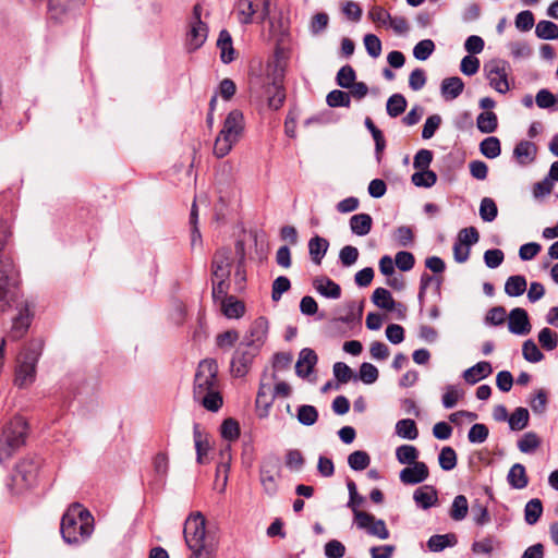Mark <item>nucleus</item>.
Wrapping results in <instances>:
<instances>
[{
  "mask_svg": "<svg viewBox=\"0 0 558 558\" xmlns=\"http://www.w3.org/2000/svg\"><path fill=\"white\" fill-rule=\"evenodd\" d=\"M193 398L210 412H217L223 403L219 391L218 364L214 359L199 362L194 377Z\"/></svg>",
  "mask_w": 558,
  "mask_h": 558,
  "instance_id": "obj_1",
  "label": "nucleus"
},
{
  "mask_svg": "<svg viewBox=\"0 0 558 558\" xmlns=\"http://www.w3.org/2000/svg\"><path fill=\"white\" fill-rule=\"evenodd\" d=\"M95 520L90 511L80 502L71 504L61 518L60 533L69 545H80L93 534Z\"/></svg>",
  "mask_w": 558,
  "mask_h": 558,
  "instance_id": "obj_2",
  "label": "nucleus"
},
{
  "mask_svg": "<svg viewBox=\"0 0 558 558\" xmlns=\"http://www.w3.org/2000/svg\"><path fill=\"white\" fill-rule=\"evenodd\" d=\"M10 236V226L0 221V312H5L16 299L17 270L13 259L4 252Z\"/></svg>",
  "mask_w": 558,
  "mask_h": 558,
  "instance_id": "obj_3",
  "label": "nucleus"
},
{
  "mask_svg": "<svg viewBox=\"0 0 558 558\" xmlns=\"http://www.w3.org/2000/svg\"><path fill=\"white\" fill-rule=\"evenodd\" d=\"M44 342L31 340L20 353L15 368L14 385L21 389L29 387L36 379V366L41 356Z\"/></svg>",
  "mask_w": 558,
  "mask_h": 558,
  "instance_id": "obj_4",
  "label": "nucleus"
},
{
  "mask_svg": "<svg viewBox=\"0 0 558 558\" xmlns=\"http://www.w3.org/2000/svg\"><path fill=\"white\" fill-rule=\"evenodd\" d=\"M243 130V113L238 109L230 111L226 117L223 126L215 141L214 155L217 158H223L227 156L231 151L233 145L239 141Z\"/></svg>",
  "mask_w": 558,
  "mask_h": 558,
  "instance_id": "obj_5",
  "label": "nucleus"
},
{
  "mask_svg": "<svg viewBox=\"0 0 558 558\" xmlns=\"http://www.w3.org/2000/svg\"><path fill=\"white\" fill-rule=\"evenodd\" d=\"M27 422L15 416L0 432V463L9 460L22 446L27 436Z\"/></svg>",
  "mask_w": 558,
  "mask_h": 558,
  "instance_id": "obj_6",
  "label": "nucleus"
},
{
  "mask_svg": "<svg viewBox=\"0 0 558 558\" xmlns=\"http://www.w3.org/2000/svg\"><path fill=\"white\" fill-rule=\"evenodd\" d=\"M41 458L33 454L23 458L15 466L11 476L12 490L20 493L21 490L33 486L38 477L41 466Z\"/></svg>",
  "mask_w": 558,
  "mask_h": 558,
  "instance_id": "obj_7",
  "label": "nucleus"
},
{
  "mask_svg": "<svg viewBox=\"0 0 558 558\" xmlns=\"http://www.w3.org/2000/svg\"><path fill=\"white\" fill-rule=\"evenodd\" d=\"M208 25L202 21V7L195 4L185 36L184 48L189 53L195 52L204 46L208 37Z\"/></svg>",
  "mask_w": 558,
  "mask_h": 558,
  "instance_id": "obj_8",
  "label": "nucleus"
},
{
  "mask_svg": "<svg viewBox=\"0 0 558 558\" xmlns=\"http://www.w3.org/2000/svg\"><path fill=\"white\" fill-rule=\"evenodd\" d=\"M281 462L275 454L266 456L259 466V481L264 492L268 496H275L278 492L277 478L280 477Z\"/></svg>",
  "mask_w": 558,
  "mask_h": 558,
  "instance_id": "obj_9",
  "label": "nucleus"
},
{
  "mask_svg": "<svg viewBox=\"0 0 558 558\" xmlns=\"http://www.w3.org/2000/svg\"><path fill=\"white\" fill-rule=\"evenodd\" d=\"M258 352L259 350L256 347H251L241 341L231 359L230 371L232 376L244 377L250 372L253 360Z\"/></svg>",
  "mask_w": 558,
  "mask_h": 558,
  "instance_id": "obj_10",
  "label": "nucleus"
},
{
  "mask_svg": "<svg viewBox=\"0 0 558 558\" xmlns=\"http://www.w3.org/2000/svg\"><path fill=\"white\" fill-rule=\"evenodd\" d=\"M183 533L187 547L209 545L206 542V519L201 512L186 519Z\"/></svg>",
  "mask_w": 558,
  "mask_h": 558,
  "instance_id": "obj_11",
  "label": "nucleus"
},
{
  "mask_svg": "<svg viewBox=\"0 0 558 558\" xmlns=\"http://www.w3.org/2000/svg\"><path fill=\"white\" fill-rule=\"evenodd\" d=\"M354 521L359 529L365 530L369 535L379 539L389 538L390 534L384 520L376 519L368 512L354 510Z\"/></svg>",
  "mask_w": 558,
  "mask_h": 558,
  "instance_id": "obj_12",
  "label": "nucleus"
},
{
  "mask_svg": "<svg viewBox=\"0 0 558 558\" xmlns=\"http://www.w3.org/2000/svg\"><path fill=\"white\" fill-rule=\"evenodd\" d=\"M507 65L504 60H492L484 66L489 85L500 94L509 90Z\"/></svg>",
  "mask_w": 558,
  "mask_h": 558,
  "instance_id": "obj_13",
  "label": "nucleus"
},
{
  "mask_svg": "<svg viewBox=\"0 0 558 558\" xmlns=\"http://www.w3.org/2000/svg\"><path fill=\"white\" fill-rule=\"evenodd\" d=\"M33 318L31 304L26 301L19 307L17 315L13 318L11 330L8 338L16 341L21 339L28 330Z\"/></svg>",
  "mask_w": 558,
  "mask_h": 558,
  "instance_id": "obj_14",
  "label": "nucleus"
},
{
  "mask_svg": "<svg viewBox=\"0 0 558 558\" xmlns=\"http://www.w3.org/2000/svg\"><path fill=\"white\" fill-rule=\"evenodd\" d=\"M269 323L266 317H257L251 325L248 335L242 340L243 343L260 349L268 333Z\"/></svg>",
  "mask_w": 558,
  "mask_h": 558,
  "instance_id": "obj_15",
  "label": "nucleus"
},
{
  "mask_svg": "<svg viewBox=\"0 0 558 558\" xmlns=\"http://www.w3.org/2000/svg\"><path fill=\"white\" fill-rule=\"evenodd\" d=\"M231 272L230 251L218 250L211 260V275L215 280H229Z\"/></svg>",
  "mask_w": 558,
  "mask_h": 558,
  "instance_id": "obj_16",
  "label": "nucleus"
},
{
  "mask_svg": "<svg viewBox=\"0 0 558 558\" xmlns=\"http://www.w3.org/2000/svg\"><path fill=\"white\" fill-rule=\"evenodd\" d=\"M508 329L513 335H527L531 331V324L527 312L524 308L515 307L509 313Z\"/></svg>",
  "mask_w": 558,
  "mask_h": 558,
  "instance_id": "obj_17",
  "label": "nucleus"
},
{
  "mask_svg": "<svg viewBox=\"0 0 558 558\" xmlns=\"http://www.w3.org/2000/svg\"><path fill=\"white\" fill-rule=\"evenodd\" d=\"M428 468L424 462H415L412 466L404 468L400 471V481L405 485H416L424 482L428 477Z\"/></svg>",
  "mask_w": 558,
  "mask_h": 558,
  "instance_id": "obj_18",
  "label": "nucleus"
},
{
  "mask_svg": "<svg viewBox=\"0 0 558 558\" xmlns=\"http://www.w3.org/2000/svg\"><path fill=\"white\" fill-rule=\"evenodd\" d=\"M318 361L317 354L310 348L300 351L299 360L295 365V372L300 377L308 376Z\"/></svg>",
  "mask_w": 558,
  "mask_h": 558,
  "instance_id": "obj_19",
  "label": "nucleus"
},
{
  "mask_svg": "<svg viewBox=\"0 0 558 558\" xmlns=\"http://www.w3.org/2000/svg\"><path fill=\"white\" fill-rule=\"evenodd\" d=\"M313 287L323 296L337 300L341 296L340 286L328 277L320 276L313 280Z\"/></svg>",
  "mask_w": 558,
  "mask_h": 558,
  "instance_id": "obj_20",
  "label": "nucleus"
},
{
  "mask_svg": "<svg viewBox=\"0 0 558 558\" xmlns=\"http://www.w3.org/2000/svg\"><path fill=\"white\" fill-rule=\"evenodd\" d=\"M492 373V364L487 361H481L465 369L462 374V377L468 384L475 385L480 380L488 377Z\"/></svg>",
  "mask_w": 558,
  "mask_h": 558,
  "instance_id": "obj_21",
  "label": "nucleus"
},
{
  "mask_svg": "<svg viewBox=\"0 0 558 558\" xmlns=\"http://www.w3.org/2000/svg\"><path fill=\"white\" fill-rule=\"evenodd\" d=\"M464 89V83L459 76L444 78L440 84V95L446 101L458 98Z\"/></svg>",
  "mask_w": 558,
  "mask_h": 558,
  "instance_id": "obj_22",
  "label": "nucleus"
},
{
  "mask_svg": "<svg viewBox=\"0 0 558 558\" xmlns=\"http://www.w3.org/2000/svg\"><path fill=\"white\" fill-rule=\"evenodd\" d=\"M217 47L220 50V60L229 64L235 59V50L231 34L227 29H221L217 39Z\"/></svg>",
  "mask_w": 558,
  "mask_h": 558,
  "instance_id": "obj_23",
  "label": "nucleus"
},
{
  "mask_svg": "<svg viewBox=\"0 0 558 558\" xmlns=\"http://www.w3.org/2000/svg\"><path fill=\"white\" fill-rule=\"evenodd\" d=\"M275 396L269 385L260 384L256 396V408L259 417H267L274 403Z\"/></svg>",
  "mask_w": 558,
  "mask_h": 558,
  "instance_id": "obj_24",
  "label": "nucleus"
},
{
  "mask_svg": "<svg viewBox=\"0 0 558 558\" xmlns=\"http://www.w3.org/2000/svg\"><path fill=\"white\" fill-rule=\"evenodd\" d=\"M413 499L422 509H429L438 501L437 490L432 485L418 487L413 494Z\"/></svg>",
  "mask_w": 558,
  "mask_h": 558,
  "instance_id": "obj_25",
  "label": "nucleus"
},
{
  "mask_svg": "<svg viewBox=\"0 0 558 558\" xmlns=\"http://www.w3.org/2000/svg\"><path fill=\"white\" fill-rule=\"evenodd\" d=\"M458 544V537L454 533L435 534L427 541V547L430 551L439 553L447 547H453Z\"/></svg>",
  "mask_w": 558,
  "mask_h": 558,
  "instance_id": "obj_26",
  "label": "nucleus"
},
{
  "mask_svg": "<svg viewBox=\"0 0 558 558\" xmlns=\"http://www.w3.org/2000/svg\"><path fill=\"white\" fill-rule=\"evenodd\" d=\"M507 481L510 487L514 489H523L529 484L525 466L521 463H514L507 475Z\"/></svg>",
  "mask_w": 558,
  "mask_h": 558,
  "instance_id": "obj_27",
  "label": "nucleus"
},
{
  "mask_svg": "<svg viewBox=\"0 0 558 558\" xmlns=\"http://www.w3.org/2000/svg\"><path fill=\"white\" fill-rule=\"evenodd\" d=\"M536 153V145L529 141H521L513 149V156L520 165H526L534 161Z\"/></svg>",
  "mask_w": 558,
  "mask_h": 558,
  "instance_id": "obj_28",
  "label": "nucleus"
},
{
  "mask_svg": "<svg viewBox=\"0 0 558 558\" xmlns=\"http://www.w3.org/2000/svg\"><path fill=\"white\" fill-rule=\"evenodd\" d=\"M329 247V242L319 235L313 236L308 241V252L311 259L314 264L320 265L324 256Z\"/></svg>",
  "mask_w": 558,
  "mask_h": 558,
  "instance_id": "obj_29",
  "label": "nucleus"
},
{
  "mask_svg": "<svg viewBox=\"0 0 558 558\" xmlns=\"http://www.w3.org/2000/svg\"><path fill=\"white\" fill-rule=\"evenodd\" d=\"M373 219L368 214H356L350 218V229L352 233L364 236L371 232Z\"/></svg>",
  "mask_w": 558,
  "mask_h": 558,
  "instance_id": "obj_30",
  "label": "nucleus"
},
{
  "mask_svg": "<svg viewBox=\"0 0 558 558\" xmlns=\"http://www.w3.org/2000/svg\"><path fill=\"white\" fill-rule=\"evenodd\" d=\"M283 75L278 74L274 77L271 82V88L274 89V94L268 97V106L274 110H278L282 107L286 100V92L282 83Z\"/></svg>",
  "mask_w": 558,
  "mask_h": 558,
  "instance_id": "obj_31",
  "label": "nucleus"
},
{
  "mask_svg": "<svg viewBox=\"0 0 558 558\" xmlns=\"http://www.w3.org/2000/svg\"><path fill=\"white\" fill-rule=\"evenodd\" d=\"M193 438L196 450V460L199 464L204 463L203 457L207 454L210 446L207 439V435L202 433L201 425L194 423L193 425Z\"/></svg>",
  "mask_w": 558,
  "mask_h": 558,
  "instance_id": "obj_32",
  "label": "nucleus"
},
{
  "mask_svg": "<svg viewBox=\"0 0 558 558\" xmlns=\"http://www.w3.org/2000/svg\"><path fill=\"white\" fill-rule=\"evenodd\" d=\"M221 311L227 318H240L245 313V306L242 301L235 296H229L220 303Z\"/></svg>",
  "mask_w": 558,
  "mask_h": 558,
  "instance_id": "obj_33",
  "label": "nucleus"
},
{
  "mask_svg": "<svg viewBox=\"0 0 558 558\" xmlns=\"http://www.w3.org/2000/svg\"><path fill=\"white\" fill-rule=\"evenodd\" d=\"M372 302L379 308L392 311L397 305L389 290L377 288L372 294Z\"/></svg>",
  "mask_w": 558,
  "mask_h": 558,
  "instance_id": "obj_34",
  "label": "nucleus"
},
{
  "mask_svg": "<svg viewBox=\"0 0 558 558\" xmlns=\"http://www.w3.org/2000/svg\"><path fill=\"white\" fill-rule=\"evenodd\" d=\"M526 279L522 275L510 276L505 283V292L509 296L517 298L526 290Z\"/></svg>",
  "mask_w": 558,
  "mask_h": 558,
  "instance_id": "obj_35",
  "label": "nucleus"
},
{
  "mask_svg": "<svg viewBox=\"0 0 558 558\" xmlns=\"http://www.w3.org/2000/svg\"><path fill=\"white\" fill-rule=\"evenodd\" d=\"M476 125L481 133L489 134L497 130L498 119L495 112L484 111L476 118Z\"/></svg>",
  "mask_w": 558,
  "mask_h": 558,
  "instance_id": "obj_36",
  "label": "nucleus"
},
{
  "mask_svg": "<svg viewBox=\"0 0 558 558\" xmlns=\"http://www.w3.org/2000/svg\"><path fill=\"white\" fill-rule=\"evenodd\" d=\"M396 434L403 439H416L418 437V430L415 421L412 418L398 421L396 424Z\"/></svg>",
  "mask_w": 558,
  "mask_h": 558,
  "instance_id": "obj_37",
  "label": "nucleus"
},
{
  "mask_svg": "<svg viewBox=\"0 0 558 558\" xmlns=\"http://www.w3.org/2000/svg\"><path fill=\"white\" fill-rule=\"evenodd\" d=\"M347 313L343 316L335 319V323L354 324L360 323L363 314V302L359 305L351 301L345 305Z\"/></svg>",
  "mask_w": 558,
  "mask_h": 558,
  "instance_id": "obj_38",
  "label": "nucleus"
},
{
  "mask_svg": "<svg viewBox=\"0 0 558 558\" xmlns=\"http://www.w3.org/2000/svg\"><path fill=\"white\" fill-rule=\"evenodd\" d=\"M535 34L544 40L558 39V25L551 21L542 20L536 24Z\"/></svg>",
  "mask_w": 558,
  "mask_h": 558,
  "instance_id": "obj_39",
  "label": "nucleus"
},
{
  "mask_svg": "<svg viewBox=\"0 0 558 558\" xmlns=\"http://www.w3.org/2000/svg\"><path fill=\"white\" fill-rule=\"evenodd\" d=\"M543 513V504L541 499L533 498L524 507V520L529 525H534Z\"/></svg>",
  "mask_w": 558,
  "mask_h": 558,
  "instance_id": "obj_40",
  "label": "nucleus"
},
{
  "mask_svg": "<svg viewBox=\"0 0 558 558\" xmlns=\"http://www.w3.org/2000/svg\"><path fill=\"white\" fill-rule=\"evenodd\" d=\"M469 502L464 495H458L453 498L449 515L453 521H462L468 515Z\"/></svg>",
  "mask_w": 558,
  "mask_h": 558,
  "instance_id": "obj_41",
  "label": "nucleus"
},
{
  "mask_svg": "<svg viewBox=\"0 0 558 558\" xmlns=\"http://www.w3.org/2000/svg\"><path fill=\"white\" fill-rule=\"evenodd\" d=\"M530 414L525 408H517L508 418L511 430H522L529 425Z\"/></svg>",
  "mask_w": 558,
  "mask_h": 558,
  "instance_id": "obj_42",
  "label": "nucleus"
},
{
  "mask_svg": "<svg viewBox=\"0 0 558 558\" xmlns=\"http://www.w3.org/2000/svg\"><path fill=\"white\" fill-rule=\"evenodd\" d=\"M407 109V99L402 94L391 95L386 105L387 114L397 118Z\"/></svg>",
  "mask_w": 558,
  "mask_h": 558,
  "instance_id": "obj_43",
  "label": "nucleus"
},
{
  "mask_svg": "<svg viewBox=\"0 0 558 558\" xmlns=\"http://www.w3.org/2000/svg\"><path fill=\"white\" fill-rule=\"evenodd\" d=\"M412 183L417 187H432L437 182V174L429 169L418 170L411 177Z\"/></svg>",
  "mask_w": 558,
  "mask_h": 558,
  "instance_id": "obj_44",
  "label": "nucleus"
},
{
  "mask_svg": "<svg viewBox=\"0 0 558 558\" xmlns=\"http://www.w3.org/2000/svg\"><path fill=\"white\" fill-rule=\"evenodd\" d=\"M542 444L541 438L534 432H527L518 440V448L522 453H533Z\"/></svg>",
  "mask_w": 558,
  "mask_h": 558,
  "instance_id": "obj_45",
  "label": "nucleus"
},
{
  "mask_svg": "<svg viewBox=\"0 0 558 558\" xmlns=\"http://www.w3.org/2000/svg\"><path fill=\"white\" fill-rule=\"evenodd\" d=\"M480 151L489 159L497 158L501 154V145L498 137L489 136L480 144Z\"/></svg>",
  "mask_w": 558,
  "mask_h": 558,
  "instance_id": "obj_46",
  "label": "nucleus"
},
{
  "mask_svg": "<svg viewBox=\"0 0 558 558\" xmlns=\"http://www.w3.org/2000/svg\"><path fill=\"white\" fill-rule=\"evenodd\" d=\"M296 418L304 426H312L318 420V411L314 405L302 404L298 408Z\"/></svg>",
  "mask_w": 558,
  "mask_h": 558,
  "instance_id": "obj_47",
  "label": "nucleus"
},
{
  "mask_svg": "<svg viewBox=\"0 0 558 558\" xmlns=\"http://www.w3.org/2000/svg\"><path fill=\"white\" fill-rule=\"evenodd\" d=\"M418 450L412 445H401L396 449V458L401 464H413L418 458Z\"/></svg>",
  "mask_w": 558,
  "mask_h": 558,
  "instance_id": "obj_48",
  "label": "nucleus"
},
{
  "mask_svg": "<svg viewBox=\"0 0 558 558\" xmlns=\"http://www.w3.org/2000/svg\"><path fill=\"white\" fill-rule=\"evenodd\" d=\"M371 458L366 451L356 450L349 454L348 464L353 471H363L368 468Z\"/></svg>",
  "mask_w": 558,
  "mask_h": 558,
  "instance_id": "obj_49",
  "label": "nucleus"
},
{
  "mask_svg": "<svg viewBox=\"0 0 558 558\" xmlns=\"http://www.w3.org/2000/svg\"><path fill=\"white\" fill-rule=\"evenodd\" d=\"M326 102L331 108H349L351 106L350 94L340 89H333L327 95Z\"/></svg>",
  "mask_w": 558,
  "mask_h": 558,
  "instance_id": "obj_50",
  "label": "nucleus"
},
{
  "mask_svg": "<svg viewBox=\"0 0 558 558\" xmlns=\"http://www.w3.org/2000/svg\"><path fill=\"white\" fill-rule=\"evenodd\" d=\"M82 0H48V9L52 17H59L69 9L78 5Z\"/></svg>",
  "mask_w": 558,
  "mask_h": 558,
  "instance_id": "obj_51",
  "label": "nucleus"
},
{
  "mask_svg": "<svg viewBox=\"0 0 558 558\" xmlns=\"http://www.w3.org/2000/svg\"><path fill=\"white\" fill-rule=\"evenodd\" d=\"M498 215V208L495 201L490 197H484L480 205V216L485 222H492Z\"/></svg>",
  "mask_w": 558,
  "mask_h": 558,
  "instance_id": "obj_52",
  "label": "nucleus"
},
{
  "mask_svg": "<svg viewBox=\"0 0 558 558\" xmlns=\"http://www.w3.org/2000/svg\"><path fill=\"white\" fill-rule=\"evenodd\" d=\"M522 354L524 360L530 363H538L544 359L543 352L532 339H527L523 342Z\"/></svg>",
  "mask_w": 558,
  "mask_h": 558,
  "instance_id": "obj_53",
  "label": "nucleus"
},
{
  "mask_svg": "<svg viewBox=\"0 0 558 558\" xmlns=\"http://www.w3.org/2000/svg\"><path fill=\"white\" fill-rule=\"evenodd\" d=\"M356 80V73L354 69L345 64L337 73L336 82L341 88H350Z\"/></svg>",
  "mask_w": 558,
  "mask_h": 558,
  "instance_id": "obj_54",
  "label": "nucleus"
},
{
  "mask_svg": "<svg viewBox=\"0 0 558 558\" xmlns=\"http://www.w3.org/2000/svg\"><path fill=\"white\" fill-rule=\"evenodd\" d=\"M538 342L546 351H553L558 345V335L550 328L545 327L538 332Z\"/></svg>",
  "mask_w": 558,
  "mask_h": 558,
  "instance_id": "obj_55",
  "label": "nucleus"
},
{
  "mask_svg": "<svg viewBox=\"0 0 558 558\" xmlns=\"http://www.w3.org/2000/svg\"><path fill=\"white\" fill-rule=\"evenodd\" d=\"M236 10L239 15V22L241 24L252 23L253 15L255 14V8L251 0H239L236 2Z\"/></svg>",
  "mask_w": 558,
  "mask_h": 558,
  "instance_id": "obj_56",
  "label": "nucleus"
},
{
  "mask_svg": "<svg viewBox=\"0 0 558 558\" xmlns=\"http://www.w3.org/2000/svg\"><path fill=\"white\" fill-rule=\"evenodd\" d=\"M438 462L444 471H451L457 465V453L451 447H444L438 456Z\"/></svg>",
  "mask_w": 558,
  "mask_h": 558,
  "instance_id": "obj_57",
  "label": "nucleus"
},
{
  "mask_svg": "<svg viewBox=\"0 0 558 558\" xmlns=\"http://www.w3.org/2000/svg\"><path fill=\"white\" fill-rule=\"evenodd\" d=\"M435 50V44L432 39H423L413 48V56L420 61L427 60Z\"/></svg>",
  "mask_w": 558,
  "mask_h": 558,
  "instance_id": "obj_58",
  "label": "nucleus"
},
{
  "mask_svg": "<svg viewBox=\"0 0 558 558\" xmlns=\"http://www.w3.org/2000/svg\"><path fill=\"white\" fill-rule=\"evenodd\" d=\"M221 436L222 438L233 441L240 436V426L234 418H226L221 424Z\"/></svg>",
  "mask_w": 558,
  "mask_h": 558,
  "instance_id": "obj_59",
  "label": "nucleus"
},
{
  "mask_svg": "<svg viewBox=\"0 0 558 558\" xmlns=\"http://www.w3.org/2000/svg\"><path fill=\"white\" fill-rule=\"evenodd\" d=\"M291 288L290 279L286 276H279L272 282L271 299L274 302H278L282 294L289 291Z\"/></svg>",
  "mask_w": 558,
  "mask_h": 558,
  "instance_id": "obj_60",
  "label": "nucleus"
},
{
  "mask_svg": "<svg viewBox=\"0 0 558 558\" xmlns=\"http://www.w3.org/2000/svg\"><path fill=\"white\" fill-rule=\"evenodd\" d=\"M489 430L485 424L476 423L472 425L468 433V439L471 444H483L488 437Z\"/></svg>",
  "mask_w": 558,
  "mask_h": 558,
  "instance_id": "obj_61",
  "label": "nucleus"
},
{
  "mask_svg": "<svg viewBox=\"0 0 558 558\" xmlns=\"http://www.w3.org/2000/svg\"><path fill=\"white\" fill-rule=\"evenodd\" d=\"M379 373L376 366L364 362L360 366L359 378L366 385L374 384L378 379Z\"/></svg>",
  "mask_w": 558,
  "mask_h": 558,
  "instance_id": "obj_62",
  "label": "nucleus"
},
{
  "mask_svg": "<svg viewBox=\"0 0 558 558\" xmlns=\"http://www.w3.org/2000/svg\"><path fill=\"white\" fill-rule=\"evenodd\" d=\"M230 288V283L228 280H215L213 279V289H211V296L215 302H222V300L228 299L230 295H228Z\"/></svg>",
  "mask_w": 558,
  "mask_h": 558,
  "instance_id": "obj_63",
  "label": "nucleus"
},
{
  "mask_svg": "<svg viewBox=\"0 0 558 558\" xmlns=\"http://www.w3.org/2000/svg\"><path fill=\"white\" fill-rule=\"evenodd\" d=\"M395 264L401 271H410L415 265L414 255L408 251H400L395 256Z\"/></svg>",
  "mask_w": 558,
  "mask_h": 558,
  "instance_id": "obj_64",
  "label": "nucleus"
}]
</instances>
